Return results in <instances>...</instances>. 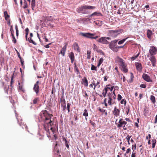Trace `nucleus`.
<instances>
[{
  "label": "nucleus",
  "instance_id": "nucleus-6",
  "mask_svg": "<svg viewBox=\"0 0 157 157\" xmlns=\"http://www.w3.org/2000/svg\"><path fill=\"white\" fill-rule=\"evenodd\" d=\"M119 124L117 125V127L118 128L123 127L124 130L127 129V128L125 126V125L127 124V122L123 121L122 118H121L119 120Z\"/></svg>",
  "mask_w": 157,
  "mask_h": 157
},
{
  "label": "nucleus",
  "instance_id": "nucleus-44",
  "mask_svg": "<svg viewBox=\"0 0 157 157\" xmlns=\"http://www.w3.org/2000/svg\"><path fill=\"white\" fill-rule=\"evenodd\" d=\"M46 20L48 21H52L53 20V19L52 17L50 16L47 17L46 18Z\"/></svg>",
  "mask_w": 157,
  "mask_h": 157
},
{
  "label": "nucleus",
  "instance_id": "nucleus-55",
  "mask_svg": "<svg viewBox=\"0 0 157 157\" xmlns=\"http://www.w3.org/2000/svg\"><path fill=\"white\" fill-rule=\"evenodd\" d=\"M16 51L17 52V54L18 57L20 59H22V58L20 56L19 53L17 51V50H16Z\"/></svg>",
  "mask_w": 157,
  "mask_h": 157
},
{
  "label": "nucleus",
  "instance_id": "nucleus-27",
  "mask_svg": "<svg viewBox=\"0 0 157 157\" xmlns=\"http://www.w3.org/2000/svg\"><path fill=\"white\" fill-rule=\"evenodd\" d=\"M25 30L26 32V33H25L26 39V40H27V36H28V34L29 32V30L28 28H27L25 29Z\"/></svg>",
  "mask_w": 157,
  "mask_h": 157
},
{
  "label": "nucleus",
  "instance_id": "nucleus-60",
  "mask_svg": "<svg viewBox=\"0 0 157 157\" xmlns=\"http://www.w3.org/2000/svg\"><path fill=\"white\" fill-rule=\"evenodd\" d=\"M51 43H49L48 44H47L44 46V47L46 48H49V45H51Z\"/></svg>",
  "mask_w": 157,
  "mask_h": 157
},
{
  "label": "nucleus",
  "instance_id": "nucleus-40",
  "mask_svg": "<svg viewBox=\"0 0 157 157\" xmlns=\"http://www.w3.org/2000/svg\"><path fill=\"white\" fill-rule=\"evenodd\" d=\"M10 30L11 36L14 35V30L13 28V26H11V27H10Z\"/></svg>",
  "mask_w": 157,
  "mask_h": 157
},
{
  "label": "nucleus",
  "instance_id": "nucleus-16",
  "mask_svg": "<svg viewBox=\"0 0 157 157\" xmlns=\"http://www.w3.org/2000/svg\"><path fill=\"white\" fill-rule=\"evenodd\" d=\"M111 95L108 94V102L109 105H112L114 104L115 102L114 101H113V99L111 97Z\"/></svg>",
  "mask_w": 157,
  "mask_h": 157
},
{
  "label": "nucleus",
  "instance_id": "nucleus-33",
  "mask_svg": "<svg viewBox=\"0 0 157 157\" xmlns=\"http://www.w3.org/2000/svg\"><path fill=\"white\" fill-rule=\"evenodd\" d=\"M132 137V136H129V135H128L127 136H126L125 138V139L127 140L128 142V144L129 145L130 144V143L129 142V140Z\"/></svg>",
  "mask_w": 157,
  "mask_h": 157
},
{
  "label": "nucleus",
  "instance_id": "nucleus-12",
  "mask_svg": "<svg viewBox=\"0 0 157 157\" xmlns=\"http://www.w3.org/2000/svg\"><path fill=\"white\" fill-rule=\"evenodd\" d=\"M135 65L137 70L140 72H141L143 68L141 64L140 63L136 62L135 63Z\"/></svg>",
  "mask_w": 157,
  "mask_h": 157
},
{
  "label": "nucleus",
  "instance_id": "nucleus-2",
  "mask_svg": "<svg viewBox=\"0 0 157 157\" xmlns=\"http://www.w3.org/2000/svg\"><path fill=\"white\" fill-rule=\"evenodd\" d=\"M116 62L118 63L119 67L121 70L124 72L126 73L128 71L127 65L122 59L117 57L115 59Z\"/></svg>",
  "mask_w": 157,
  "mask_h": 157
},
{
  "label": "nucleus",
  "instance_id": "nucleus-39",
  "mask_svg": "<svg viewBox=\"0 0 157 157\" xmlns=\"http://www.w3.org/2000/svg\"><path fill=\"white\" fill-rule=\"evenodd\" d=\"M108 94H110L111 95V97L112 98H113V99H114L115 100L116 98V96L115 94H112V93H109Z\"/></svg>",
  "mask_w": 157,
  "mask_h": 157
},
{
  "label": "nucleus",
  "instance_id": "nucleus-56",
  "mask_svg": "<svg viewBox=\"0 0 157 157\" xmlns=\"http://www.w3.org/2000/svg\"><path fill=\"white\" fill-rule=\"evenodd\" d=\"M136 144H135L134 145H132V149H133V148H134V149L136 150Z\"/></svg>",
  "mask_w": 157,
  "mask_h": 157
},
{
  "label": "nucleus",
  "instance_id": "nucleus-23",
  "mask_svg": "<svg viewBox=\"0 0 157 157\" xmlns=\"http://www.w3.org/2000/svg\"><path fill=\"white\" fill-rule=\"evenodd\" d=\"M31 6L32 7V9L33 10H34V8L35 6V0H32Z\"/></svg>",
  "mask_w": 157,
  "mask_h": 157
},
{
  "label": "nucleus",
  "instance_id": "nucleus-59",
  "mask_svg": "<svg viewBox=\"0 0 157 157\" xmlns=\"http://www.w3.org/2000/svg\"><path fill=\"white\" fill-rule=\"evenodd\" d=\"M20 60V61L21 63V65L23 67H25V66L24 65V61L22 60V59H21Z\"/></svg>",
  "mask_w": 157,
  "mask_h": 157
},
{
  "label": "nucleus",
  "instance_id": "nucleus-42",
  "mask_svg": "<svg viewBox=\"0 0 157 157\" xmlns=\"http://www.w3.org/2000/svg\"><path fill=\"white\" fill-rule=\"evenodd\" d=\"M80 20L82 21H89L90 19L89 18H83L80 19Z\"/></svg>",
  "mask_w": 157,
  "mask_h": 157
},
{
  "label": "nucleus",
  "instance_id": "nucleus-37",
  "mask_svg": "<svg viewBox=\"0 0 157 157\" xmlns=\"http://www.w3.org/2000/svg\"><path fill=\"white\" fill-rule=\"evenodd\" d=\"M74 65H75L74 68H75V70H76V71L77 72V74L79 73H80L78 67H77V66H76V65L75 63H74Z\"/></svg>",
  "mask_w": 157,
  "mask_h": 157
},
{
  "label": "nucleus",
  "instance_id": "nucleus-22",
  "mask_svg": "<svg viewBox=\"0 0 157 157\" xmlns=\"http://www.w3.org/2000/svg\"><path fill=\"white\" fill-rule=\"evenodd\" d=\"M147 37L149 39H150L151 38V36L152 35V31L151 30L148 29L147 30Z\"/></svg>",
  "mask_w": 157,
  "mask_h": 157
},
{
  "label": "nucleus",
  "instance_id": "nucleus-58",
  "mask_svg": "<svg viewBox=\"0 0 157 157\" xmlns=\"http://www.w3.org/2000/svg\"><path fill=\"white\" fill-rule=\"evenodd\" d=\"M107 88L108 89H109L111 92L112 91L113 89V86H112L111 87H107Z\"/></svg>",
  "mask_w": 157,
  "mask_h": 157
},
{
  "label": "nucleus",
  "instance_id": "nucleus-20",
  "mask_svg": "<svg viewBox=\"0 0 157 157\" xmlns=\"http://www.w3.org/2000/svg\"><path fill=\"white\" fill-rule=\"evenodd\" d=\"M82 80L84 85L86 87L87 86H88V81L86 78V77H84Z\"/></svg>",
  "mask_w": 157,
  "mask_h": 157
},
{
  "label": "nucleus",
  "instance_id": "nucleus-28",
  "mask_svg": "<svg viewBox=\"0 0 157 157\" xmlns=\"http://www.w3.org/2000/svg\"><path fill=\"white\" fill-rule=\"evenodd\" d=\"M27 40H28V41L31 43H32L34 44L35 45H36V43L34 42L31 39V38H29L28 39L27 38Z\"/></svg>",
  "mask_w": 157,
  "mask_h": 157
},
{
  "label": "nucleus",
  "instance_id": "nucleus-64",
  "mask_svg": "<svg viewBox=\"0 0 157 157\" xmlns=\"http://www.w3.org/2000/svg\"><path fill=\"white\" fill-rule=\"evenodd\" d=\"M106 94L107 93L104 92V91H103V92H102V95L104 97H105L106 96Z\"/></svg>",
  "mask_w": 157,
  "mask_h": 157
},
{
  "label": "nucleus",
  "instance_id": "nucleus-1",
  "mask_svg": "<svg viewBox=\"0 0 157 157\" xmlns=\"http://www.w3.org/2000/svg\"><path fill=\"white\" fill-rule=\"evenodd\" d=\"M40 116L41 120L44 122L43 126L44 129L46 131L47 133H49V126H52L54 124V121L53 120H51L52 115L49 114L47 110H44L41 111Z\"/></svg>",
  "mask_w": 157,
  "mask_h": 157
},
{
  "label": "nucleus",
  "instance_id": "nucleus-29",
  "mask_svg": "<svg viewBox=\"0 0 157 157\" xmlns=\"http://www.w3.org/2000/svg\"><path fill=\"white\" fill-rule=\"evenodd\" d=\"M128 38V37H127L126 38L122 40L119 41L118 43V44L120 45L123 44Z\"/></svg>",
  "mask_w": 157,
  "mask_h": 157
},
{
  "label": "nucleus",
  "instance_id": "nucleus-38",
  "mask_svg": "<svg viewBox=\"0 0 157 157\" xmlns=\"http://www.w3.org/2000/svg\"><path fill=\"white\" fill-rule=\"evenodd\" d=\"M139 54H140V53H139L138 54H137L136 56H132V57H131V59L132 60H134L136 59L137 57H138L139 56Z\"/></svg>",
  "mask_w": 157,
  "mask_h": 157
},
{
  "label": "nucleus",
  "instance_id": "nucleus-17",
  "mask_svg": "<svg viewBox=\"0 0 157 157\" xmlns=\"http://www.w3.org/2000/svg\"><path fill=\"white\" fill-rule=\"evenodd\" d=\"M151 56L150 57V58L149 59L151 62L152 66L154 67L155 66L156 59L155 57L154 56Z\"/></svg>",
  "mask_w": 157,
  "mask_h": 157
},
{
  "label": "nucleus",
  "instance_id": "nucleus-35",
  "mask_svg": "<svg viewBox=\"0 0 157 157\" xmlns=\"http://www.w3.org/2000/svg\"><path fill=\"white\" fill-rule=\"evenodd\" d=\"M91 53V52L90 51L88 50L87 52V59H90V54Z\"/></svg>",
  "mask_w": 157,
  "mask_h": 157
},
{
  "label": "nucleus",
  "instance_id": "nucleus-30",
  "mask_svg": "<svg viewBox=\"0 0 157 157\" xmlns=\"http://www.w3.org/2000/svg\"><path fill=\"white\" fill-rule=\"evenodd\" d=\"M18 84H19V90H21V91L23 92H24L25 90L23 87V85H21H21H20V83H19Z\"/></svg>",
  "mask_w": 157,
  "mask_h": 157
},
{
  "label": "nucleus",
  "instance_id": "nucleus-18",
  "mask_svg": "<svg viewBox=\"0 0 157 157\" xmlns=\"http://www.w3.org/2000/svg\"><path fill=\"white\" fill-rule=\"evenodd\" d=\"M73 47L75 50H76L77 52H80V49L79 48L78 44L77 43H75L73 45Z\"/></svg>",
  "mask_w": 157,
  "mask_h": 157
},
{
  "label": "nucleus",
  "instance_id": "nucleus-21",
  "mask_svg": "<svg viewBox=\"0 0 157 157\" xmlns=\"http://www.w3.org/2000/svg\"><path fill=\"white\" fill-rule=\"evenodd\" d=\"M69 56L71 60V63H73V61L75 59V56L74 53L73 52H71L69 54Z\"/></svg>",
  "mask_w": 157,
  "mask_h": 157
},
{
  "label": "nucleus",
  "instance_id": "nucleus-24",
  "mask_svg": "<svg viewBox=\"0 0 157 157\" xmlns=\"http://www.w3.org/2000/svg\"><path fill=\"white\" fill-rule=\"evenodd\" d=\"M150 100L154 104L156 102L155 98L153 95H151L150 97Z\"/></svg>",
  "mask_w": 157,
  "mask_h": 157
},
{
  "label": "nucleus",
  "instance_id": "nucleus-45",
  "mask_svg": "<svg viewBox=\"0 0 157 157\" xmlns=\"http://www.w3.org/2000/svg\"><path fill=\"white\" fill-rule=\"evenodd\" d=\"M91 70H92L97 71V67L92 64L91 67Z\"/></svg>",
  "mask_w": 157,
  "mask_h": 157
},
{
  "label": "nucleus",
  "instance_id": "nucleus-34",
  "mask_svg": "<svg viewBox=\"0 0 157 157\" xmlns=\"http://www.w3.org/2000/svg\"><path fill=\"white\" fill-rule=\"evenodd\" d=\"M83 115L85 117H87L88 116V113L86 109H85L84 111V113L83 114Z\"/></svg>",
  "mask_w": 157,
  "mask_h": 157
},
{
  "label": "nucleus",
  "instance_id": "nucleus-7",
  "mask_svg": "<svg viewBox=\"0 0 157 157\" xmlns=\"http://www.w3.org/2000/svg\"><path fill=\"white\" fill-rule=\"evenodd\" d=\"M118 40H114L112 41L109 44V47L110 49L114 51H117L115 50L116 46L117 44Z\"/></svg>",
  "mask_w": 157,
  "mask_h": 157
},
{
  "label": "nucleus",
  "instance_id": "nucleus-8",
  "mask_svg": "<svg viewBox=\"0 0 157 157\" xmlns=\"http://www.w3.org/2000/svg\"><path fill=\"white\" fill-rule=\"evenodd\" d=\"M149 52L151 56H154L157 53V48L155 46H152L150 47Z\"/></svg>",
  "mask_w": 157,
  "mask_h": 157
},
{
  "label": "nucleus",
  "instance_id": "nucleus-52",
  "mask_svg": "<svg viewBox=\"0 0 157 157\" xmlns=\"http://www.w3.org/2000/svg\"><path fill=\"white\" fill-rule=\"evenodd\" d=\"M140 87L141 88H146V85L145 84H141L140 85Z\"/></svg>",
  "mask_w": 157,
  "mask_h": 157
},
{
  "label": "nucleus",
  "instance_id": "nucleus-13",
  "mask_svg": "<svg viewBox=\"0 0 157 157\" xmlns=\"http://www.w3.org/2000/svg\"><path fill=\"white\" fill-rule=\"evenodd\" d=\"M143 79L146 81L148 82H152V80L150 78L149 76L146 74H144L142 75Z\"/></svg>",
  "mask_w": 157,
  "mask_h": 157
},
{
  "label": "nucleus",
  "instance_id": "nucleus-5",
  "mask_svg": "<svg viewBox=\"0 0 157 157\" xmlns=\"http://www.w3.org/2000/svg\"><path fill=\"white\" fill-rule=\"evenodd\" d=\"M81 35L87 38H89L91 39H96L98 38V36H94L95 34L93 33H81Z\"/></svg>",
  "mask_w": 157,
  "mask_h": 157
},
{
  "label": "nucleus",
  "instance_id": "nucleus-63",
  "mask_svg": "<svg viewBox=\"0 0 157 157\" xmlns=\"http://www.w3.org/2000/svg\"><path fill=\"white\" fill-rule=\"evenodd\" d=\"M151 137V135L150 134H149L148 136H146V139H148L149 138L150 139Z\"/></svg>",
  "mask_w": 157,
  "mask_h": 157
},
{
  "label": "nucleus",
  "instance_id": "nucleus-62",
  "mask_svg": "<svg viewBox=\"0 0 157 157\" xmlns=\"http://www.w3.org/2000/svg\"><path fill=\"white\" fill-rule=\"evenodd\" d=\"M157 123V114L156 115L154 123L155 124H156Z\"/></svg>",
  "mask_w": 157,
  "mask_h": 157
},
{
  "label": "nucleus",
  "instance_id": "nucleus-25",
  "mask_svg": "<svg viewBox=\"0 0 157 157\" xmlns=\"http://www.w3.org/2000/svg\"><path fill=\"white\" fill-rule=\"evenodd\" d=\"M4 14L5 16V19L6 20H7V19L10 17V16L9 15H8L7 11H5L4 12Z\"/></svg>",
  "mask_w": 157,
  "mask_h": 157
},
{
  "label": "nucleus",
  "instance_id": "nucleus-26",
  "mask_svg": "<svg viewBox=\"0 0 157 157\" xmlns=\"http://www.w3.org/2000/svg\"><path fill=\"white\" fill-rule=\"evenodd\" d=\"M60 101L61 106L66 105V101L64 99L61 98L60 99Z\"/></svg>",
  "mask_w": 157,
  "mask_h": 157
},
{
  "label": "nucleus",
  "instance_id": "nucleus-3",
  "mask_svg": "<svg viewBox=\"0 0 157 157\" xmlns=\"http://www.w3.org/2000/svg\"><path fill=\"white\" fill-rule=\"evenodd\" d=\"M95 8L94 6H81L80 7L77 8V12L79 13L83 14H87V12L86 11L87 9H94Z\"/></svg>",
  "mask_w": 157,
  "mask_h": 157
},
{
  "label": "nucleus",
  "instance_id": "nucleus-9",
  "mask_svg": "<svg viewBox=\"0 0 157 157\" xmlns=\"http://www.w3.org/2000/svg\"><path fill=\"white\" fill-rule=\"evenodd\" d=\"M100 81L99 80H96V79L95 80H93V81L92 82V83L94 86L93 89L94 90H95L96 87L98 88L100 87Z\"/></svg>",
  "mask_w": 157,
  "mask_h": 157
},
{
  "label": "nucleus",
  "instance_id": "nucleus-31",
  "mask_svg": "<svg viewBox=\"0 0 157 157\" xmlns=\"http://www.w3.org/2000/svg\"><path fill=\"white\" fill-rule=\"evenodd\" d=\"M152 148H155L156 143V140L154 139L152 140Z\"/></svg>",
  "mask_w": 157,
  "mask_h": 157
},
{
  "label": "nucleus",
  "instance_id": "nucleus-54",
  "mask_svg": "<svg viewBox=\"0 0 157 157\" xmlns=\"http://www.w3.org/2000/svg\"><path fill=\"white\" fill-rule=\"evenodd\" d=\"M125 44L123 46H116L115 50L116 51V50L117 49H119V48H123L124 46L125 45Z\"/></svg>",
  "mask_w": 157,
  "mask_h": 157
},
{
  "label": "nucleus",
  "instance_id": "nucleus-53",
  "mask_svg": "<svg viewBox=\"0 0 157 157\" xmlns=\"http://www.w3.org/2000/svg\"><path fill=\"white\" fill-rule=\"evenodd\" d=\"M136 153L135 152H134L133 151L132 152V154L131 155V157H136Z\"/></svg>",
  "mask_w": 157,
  "mask_h": 157
},
{
  "label": "nucleus",
  "instance_id": "nucleus-61",
  "mask_svg": "<svg viewBox=\"0 0 157 157\" xmlns=\"http://www.w3.org/2000/svg\"><path fill=\"white\" fill-rule=\"evenodd\" d=\"M108 89H107V87H106L104 88V90H103V91L107 93L108 91Z\"/></svg>",
  "mask_w": 157,
  "mask_h": 157
},
{
  "label": "nucleus",
  "instance_id": "nucleus-48",
  "mask_svg": "<svg viewBox=\"0 0 157 157\" xmlns=\"http://www.w3.org/2000/svg\"><path fill=\"white\" fill-rule=\"evenodd\" d=\"M98 109L101 112L104 113L105 111V109H101L100 108H99Z\"/></svg>",
  "mask_w": 157,
  "mask_h": 157
},
{
  "label": "nucleus",
  "instance_id": "nucleus-50",
  "mask_svg": "<svg viewBox=\"0 0 157 157\" xmlns=\"http://www.w3.org/2000/svg\"><path fill=\"white\" fill-rule=\"evenodd\" d=\"M122 98V97L121 96L120 94H118L117 96V100L118 101H120L121 99Z\"/></svg>",
  "mask_w": 157,
  "mask_h": 157
},
{
  "label": "nucleus",
  "instance_id": "nucleus-11",
  "mask_svg": "<svg viewBox=\"0 0 157 157\" xmlns=\"http://www.w3.org/2000/svg\"><path fill=\"white\" fill-rule=\"evenodd\" d=\"M39 81H37L34 84L33 88V90L37 94L38 93L39 91Z\"/></svg>",
  "mask_w": 157,
  "mask_h": 157
},
{
  "label": "nucleus",
  "instance_id": "nucleus-14",
  "mask_svg": "<svg viewBox=\"0 0 157 157\" xmlns=\"http://www.w3.org/2000/svg\"><path fill=\"white\" fill-rule=\"evenodd\" d=\"M120 110V109L117 108L116 106H115L113 111V114L116 117H118L119 115Z\"/></svg>",
  "mask_w": 157,
  "mask_h": 157
},
{
  "label": "nucleus",
  "instance_id": "nucleus-47",
  "mask_svg": "<svg viewBox=\"0 0 157 157\" xmlns=\"http://www.w3.org/2000/svg\"><path fill=\"white\" fill-rule=\"evenodd\" d=\"M131 149L130 148H128L127 150L125 153H124V155L125 156L126 154H128L131 151Z\"/></svg>",
  "mask_w": 157,
  "mask_h": 157
},
{
  "label": "nucleus",
  "instance_id": "nucleus-4",
  "mask_svg": "<svg viewBox=\"0 0 157 157\" xmlns=\"http://www.w3.org/2000/svg\"><path fill=\"white\" fill-rule=\"evenodd\" d=\"M123 30L121 29H119L115 30H109L108 33L109 36L113 38L116 37L121 33L122 32Z\"/></svg>",
  "mask_w": 157,
  "mask_h": 157
},
{
  "label": "nucleus",
  "instance_id": "nucleus-10",
  "mask_svg": "<svg viewBox=\"0 0 157 157\" xmlns=\"http://www.w3.org/2000/svg\"><path fill=\"white\" fill-rule=\"evenodd\" d=\"M97 41L98 42L102 44H109V42L107 40H106V37H101L100 38L97 40Z\"/></svg>",
  "mask_w": 157,
  "mask_h": 157
},
{
  "label": "nucleus",
  "instance_id": "nucleus-43",
  "mask_svg": "<svg viewBox=\"0 0 157 157\" xmlns=\"http://www.w3.org/2000/svg\"><path fill=\"white\" fill-rule=\"evenodd\" d=\"M12 37V41L15 44L16 43L17 40L16 39H15L14 35L11 36Z\"/></svg>",
  "mask_w": 157,
  "mask_h": 157
},
{
  "label": "nucleus",
  "instance_id": "nucleus-15",
  "mask_svg": "<svg viewBox=\"0 0 157 157\" xmlns=\"http://www.w3.org/2000/svg\"><path fill=\"white\" fill-rule=\"evenodd\" d=\"M67 47V44H65V45L63 47L60 51V53L63 56H65Z\"/></svg>",
  "mask_w": 157,
  "mask_h": 157
},
{
  "label": "nucleus",
  "instance_id": "nucleus-19",
  "mask_svg": "<svg viewBox=\"0 0 157 157\" xmlns=\"http://www.w3.org/2000/svg\"><path fill=\"white\" fill-rule=\"evenodd\" d=\"M102 16V14L100 12H95L89 15V17H92L94 16Z\"/></svg>",
  "mask_w": 157,
  "mask_h": 157
},
{
  "label": "nucleus",
  "instance_id": "nucleus-51",
  "mask_svg": "<svg viewBox=\"0 0 157 157\" xmlns=\"http://www.w3.org/2000/svg\"><path fill=\"white\" fill-rule=\"evenodd\" d=\"M93 49L94 50H96V51H97V50L98 49V47H97L96 46V45L94 44H93Z\"/></svg>",
  "mask_w": 157,
  "mask_h": 157
},
{
  "label": "nucleus",
  "instance_id": "nucleus-49",
  "mask_svg": "<svg viewBox=\"0 0 157 157\" xmlns=\"http://www.w3.org/2000/svg\"><path fill=\"white\" fill-rule=\"evenodd\" d=\"M70 104L69 103H68L67 104V108L68 110V113H69L70 112Z\"/></svg>",
  "mask_w": 157,
  "mask_h": 157
},
{
  "label": "nucleus",
  "instance_id": "nucleus-46",
  "mask_svg": "<svg viewBox=\"0 0 157 157\" xmlns=\"http://www.w3.org/2000/svg\"><path fill=\"white\" fill-rule=\"evenodd\" d=\"M63 140H64L65 141V145L66 146L67 148H68L69 147V145L68 144H67V140L65 139V138L63 139Z\"/></svg>",
  "mask_w": 157,
  "mask_h": 157
},
{
  "label": "nucleus",
  "instance_id": "nucleus-36",
  "mask_svg": "<svg viewBox=\"0 0 157 157\" xmlns=\"http://www.w3.org/2000/svg\"><path fill=\"white\" fill-rule=\"evenodd\" d=\"M24 4L23 6V8L24 9L27 8L28 7V5L26 0H24Z\"/></svg>",
  "mask_w": 157,
  "mask_h": 157
},
{
  "label": "nucleus",
  "instance_id": "nucleus-57",
  "mask_svg": "<svg viewBox=\"0 0 157 157\" xmlns=\"http://www.w3.org/2000/svg\"><path fill=\"white\" fill-rule=\"evenodd\" d=\"M103 61V59L102 58H101L100 59L99 61V63H100L101 64L102 63Z\"/></svg>",
  "mask_w": 157,
  "mask_h": 157
},
{
  "label": "nucleus",
  "instance_id": "nucleus-32",
  "mask_svg": "<svg viewBox=\"0 0 157 157\" xmlns=\"http://www.w3.org/2000/svg\"><path fill=\"white\" fill-rule=\"evenodd\" d=\"M39 101V100L38 98H35L33 100V104H36Z\"/></svg>",
  "mask_w": 157,
  "mask_h": 157
},
{
  "label": "nucleus",
  "instance_id": "nucleus-41",
  "mask_svg": "<svg viewBox=\"0 0 157 157\" xmlns=\"http://www.w3.org/2000/svg\"><path fill=\"white\" fill-rule=\"evenodd\" d=\"M121 104H124V105H125L126 103V100L124 99H122L121 101Z\"/></svg>",
  "mask_w": 157,
  "mask_h": 157
}]
</instances>
